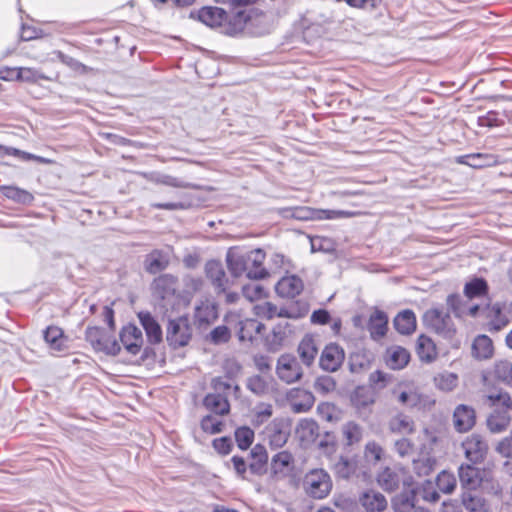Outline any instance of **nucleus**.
I'll return each instance as SVG.
<instances>
[{
  "label": "nucleus",
  "mask_w": 512,
  "mask_h": 512,
  "mask_svg": "<svg viewBox=\"0 0 512 512\" xmlns=\"http://www.w3.org/2000/svg\"><path fill=\"white\" fill-rule=\"evenodd\" d=\"M485 398L489 406L494 408L487 418L489 431L492 433L505 431L511 422L509 410L512 407V399L510 395L502 390H494L486 393Z\"/></svg>",
  "instance_id": "f257e3e1"
},
{
  "label": "nucleus",
  "mask_w": 512,
  "mask_h": 512,
  "mask_svg": "<svg viewBox=\"0 0 512 512\" xmlns=\"http://www.w3.org/2000/svg\"><path fill=\"white\" fill-rule=\"evenodd\" d=\"M151 290L154 301L165 310L173 308L179 298L178 280L171 274H163L154 279Z\"/></svg>",
  "instance_id": "f03ea898"
},
{
  "label": "nucleus",
  "mask_w": 512,
  "mask_h": 512,
  "mask_svg": "<svg viewBox=\"0 0 512 512\" xmlns=\"http://www.w3.org/2000/svg\"><path fill=\"white\" fill-rule=\"evenodd\" d=\"M303 489L313 499L326 498L333 487L329 473L322 468L309 470L303 478Z\"/></svg>",
  "instance_id": "7ed1b4c3"
},
{
  "label": "nucleus",
  "mask_w": 512,
  "mask_h": 512,
  "mask_svg": "<svg viewBox=\"0 0 512 512\" xmlns=\"http://www.w3.org/2000/svg\"><path fill=\"white\" fill-rule=\"evenodd\" d=\"M423 323L444 339H452L456 334V327L451 316L442 309H428L423 315Z\"/></svg>",
  "instance_id": "20e7f679"
},
{
  "label": "nucleus",
  "mask_w": 512,
  "mask_h": 512,
  "mask_svg": "<svg viewBox=\"0 0 512 512\" xmlns=\"http://www.w3.org/2000/svg\"><path fill=\"white\" fill-rule=\"evenodd\" d=\"M85 338L97 351L111 355H117L120 352L119 343L106 331L98 327H88Z\"/></svg>",
  "instance_id": "39448f33"
},
{
  "label": "nucleus",
  "mask_w": 512,
  "mask_h": 512,
  "mask_svg": "<svg viewBox=\"0 0 512 512\" xmlns=\"http://www.w3.org/2000/svg\"><path fill=\"white\" fill-rule=\"evenodd\" d=\"M356 212L347 210L315 209L309 207L296 208L293 216L299 220H337L352 218Z\"/></svg>",
  "instance_id": "423d86ee"
},
{
  "label": "nucleus",
  "mask_w": 512,
  "mask_h": 512,
  "mask_svg": "<svg viewBox=\"0 0 512 512\" xmlns=\"http://www.w3.org/2000/svg\"><path fill=\"white\" fill-rule=\"evenodd\" d=\"M462 449L466 459L476 464L486 458L489 446L483 436L474 433L462 442Z\"/></svg>",
  "instance_id": "0eeeda50"
},
{
  "label": "nucleus",
  "mask_w": 512,
  "mask_h": 512,
  "mask_svg": "<svg viewBox=\"0 0 512 512\" xmlns=\"http://www.w3.org/2000/svg\"><path fill=\"white\" fill-rule=\"evenodd\" d=\"M167 341L174 348L183 347L191 338V328L186 318L179 317L169 321L167 326Z\"/></svg>",
  "instance_id": "6e6552de"
},
{
  "label": "nucleus",
  "mask_w": 512,
  "mask_h": 512,
  "mask_svg": "<svg viewBox=\"0 0 512 512\" xmlns=\"http://www.w3.org/2000/svg\"><path fill=\"white\" fill-rule=\"evenodd\" d=\"M276 373L282 381L292 384L301 379L302 368L298 360L289 354L281 355L277 361Z\"/></svg>",
  "instance_id": "1a4fd4ad"
},
{
  "label": "nucleus",
  "mask_w": 512,
  "mask_h": 512,
  "mask_svg": "<svg viewBox=\"0 0 512 512\" xmlns=\"http://www.w3.org/2000/svg\"><path fill=\"white\" fill-rule=\"evenodd\" d=\"M447 305L458 318L477 317L481 311V305L472 303V300L463 299L459 295H449Z\"/></svg>",
  "instance_id": "9d476101"
},
{
  "label": "nucleus",
  "mask_w": 512,
  "mask_h": 512,
  "mask_svg": "<svg viewBox=\"0 0 512 512\" xmlns=\"http://www.w3.org/2000/svg\"><path fill=\"white\" fill-rule=\"evenodd\" d=\"M265 21V16L262 13H258L256 10L249 11H240L236 13L232 18V33H239L244 30H248L249 32H253V27L263 23Z\"/></svg>",
  "instance_id": "9b49d317"
},
{
  "label": "nucleus",
  "mask_w": 512,
  "mask_h": 512,
  "mask_svg": "<svg viewBox=\"0 0 512 512\" xmlns=\"http://www.w3.org/2000/svg\"><path fill=\"white\" fill-rule=\"evenodd\" d=\"M270 467L275 479H284L293 473L294 457L286 450L280 451L271 458Z\"/></svg>",
  "instance_id": "f8f14e48"
},
{
  "label": "nucleus",
  "mask_w": 512,
  "mask_h": 512,
  "mask_svg": "<svg viewBox=\"0 0 512 512\" xmlns=\"http://www.w3.org/2000/svg\"><path fill=\"white\" fill-rule=\"evenodd\" d=\"M344 351L337 344L327 345L320 356V367L329 372H335L344 361Z\"/></svg>",
  "instance_id": "ddd939ff"
},
{
  "label": "nucleus",
  "mask_w": 512,
  "mask_h": 512,
  "mask_svg": "<svg viewBox=\"0 0 512 512\" xmlns=\"http://www.w3.org/2000/svg\"><path fill=\"white\" fill-rule=\"evenodd\" d=\"M120 341L127 352L136 355L140 352L144 342L142 331L135 325L128 324L121 330Z\"/></svg>",
  "instance_id": "4468645a"
},
{
  "label": "nucleus",
  "mask_w": 512,
  "mask_h": 512,
  "mask_svg": "<svg viewBox=\"0 0 512 512\" xmlns=\"http://www.w3.org/2000/svg\"><path fill=\"white\" fill-rule=\"evenodd\" d=\"M190 17L197 19L209 27H218L227 19L226 12L219 7H203L197 11H191Z\"/></svg>",
  "instance_id": "2eb2a0df"
},
{
  "label": "nucleus",
  "mask_w": 512,
  "mask_h": 512,
  "mask_svg": "<svg viewBox=\"0 0 512 512\" xmlns=\"http://www.w3.org/2000/svg\"><path fill=\"white\" fill-rule=\"evenodd\" d=\"M254 313L256 316L266 319H272L275 316L278 317H285V318H299L307 314L308 309L304 308L301 313H294L292 310L288 309H280L270 303V302H263L260 304H256L253 307Z\"/></svg>",
  "instance_id": "dca6fc26"
},
{
  "label": "nucleus",
  "mask_w": 512,
  "mask_h": 512,
  "mask_svg": "<svg viewBox=\"0 0 512 512\" xmlns=\"http://www.w3.org/2000/svg\"><path fill=\"white\" fill-rule=\"evenodd\" d=\"M205 274L218 293L226 291L229 281L225 270L219 261H208L205 264Z\"/></svg>",
  "instance_id": "f3484780"
},
{
  "label": "nucleus",
  "mask_w": 512,
  "mask_h": 512,
  "mask_svg": "<svg viewBox=\"0 0 512 512\" xmlns=\"http://www.w3.org/2000/svg\"><path fill=\"white\" fill-rule=\"evenodd\" d=\"M226 263L233 277H240L243 274H246L248 277L249 264L247 261V252L233 248L229 249L226 254Z\"/></svg>",
  "instance_id": "a211bd4d"
},
{
  "label": "nucleus",
  "mask_w": 512,
  "mask_h": 512,
  "mask_svg": "<svg viewBox=\"0 0 512 512\" xmlns=\"http://www.w3.org/2000/svg\"><path fill=\"white\" fill-rule=\"evenodd\" d=\"M304 288L303 281L296 275H286L276 284V292L283 298H294L298 296Z\"/></svg>",
  "instance_id": "6ab92c4d"
},
{
  "label": "nucleus",
  "mask_w": 512,
  "mask_h": 512,
  "mask_svg": "<svg viewBox=\"0 0 512 512\" xmlns=\"http://www.w3.org/2000/svg\"><path fill=\"white\" fill-rule=\"evenodd\" d=\"M475 411L464 404L458 405L453 414V424L458 432H467L475 425Z\"/></svg>",
  "instance_id": "aec40b11"
},
{
  "label": "nucleus",
  "mask_w": 512,
  "mask_h": 512,
  "mask_svg": "<svg viewBox=\"0 0 512 512\" xmlns=\"http://www.w3.org/2000/svg\"><path fill=\"white\" fill-rule=\"evenodd\" d=\"M44 340L51 352H66L69 349V339L61 328L49 326L44 331Z\"/></svg>",
  "instance_id": "412c9836"
},
{
  "label": "nucleus",
  "mask_w": 512,
  "mask_h": 512,
  "mask_svg": "<svg viewBox=\"0 0 512 512\" xmlns=\"http://www.w3.org/2000/svg\"><path fill=\"white\" fill-rule=\"evenodd\" d=\"M269 443L274 448L284 446L288 440L289 432L282 420H273L265 430Z\"/></svg>",
  "instance_id": "4be33fe9"
},
{
  "label": "nucleus",
  "mask_w": 512,
  "mask_h": 512,
  "mask_svg": "<svg viewBox=\"0 0 512 512\" xmlns=\"http://www.w3.org/2000/svg\"><path fill=\"white\" fill-rule=\"evenodd\" d=\"M264 260L265 253L261 249H254L247 252L249 279H263L268 275L266 269L263 267Z\"/></svg>",
  "instance_id": "5701e85b"
},
{
  "label": "nucleus",
  "mask_w": 512,
  "mask_h": 512,
  "mask_svg": "<svg viewBox=\"0 0 512 512\" xmlns=\"http://www.w3.org/2000/svg\"><path fill=\"white\" fill-rule=\"evenodd\" d=\"M458 474L462 487L467 490L477 489L483 481L482 472L471 465H461Z\"/></svg>",
  "instance_id": "b1692460"
},
{
  "label": "nucleus",
  "mask_w": 512,
  "mask_h": 512,
  "mask_svg": "<svg viewBox=\"0 0 512 512\" xmlns=\"http://www.w3.org/2000/svg\"><path fill=\"white\" fill-rule=\"evenodd\" d=\"M138 319L146 332L148 341L152 344L161 342L162 329L156 319L149 312L144 311L138 313Z\"/></svg>",
  "instance_id": "393cba45"
},
{
  "label": "nucleus",
  "mask_w": 512,
  "mask_h": 512,
  "mask_svg": "<svg viewBox=\"0 0 512 512\" xmlns=\"http://www.w3.org/2000/svg\"><path fill=\"white\" fill-rule=\"evenodd\" d=\"M416 353L420 361L424 363H432L438 356L436 344L430 337L424 334L417 338Z\"/></svg>",
  "instance_id": "a878e982"
},
{
  "label": "nucleus",
  "mask_w": 512,
  "mask_h": 512,
  "mask_svg": "<svg viewBox=\"0 0 512 512\" xmlns=\"http://www.w3.org/2000/svg\"><path fill=\"white\" fill-rule=\"evenodd\" d=\"M404 481L403 471L401 469H383L377 476L379 486L387 492L398 489L400 483Z\"/></svg>",
  "instance_id": "bb28decb"
},
{
  "label": "nucleus",
  "mask_w": 512,
  "mask_h": 512,
  "mask_svg": "<svg viewBox=\"0 0 512 512\" xmlns=\"http://www.w3.org/2000/svg\"><path fill=\"white\" fill-rule=\"evenodd\" d=\"M359 502L367 512H381L387 507L385 496L375 490L365 491L360 496Z\"/></svg>",
  "instance_id": "cd10ccee"
},
{
  "label": "nucleus",
  "mask_w": 512,
  "mask_h": 512,
  "mask_svg": "<svg viewBox=\"0 0 512 512\" xmlns=\"http://www.w3.org/2000/svg\"><path fill=\"white\" fill-rule=\"evenodd\" d=\"M494 346L487 335H478L472 343V356L478 360H486L493 356Z\"/></svg>",
  "instance_id": "c85d7f7f"
},
{
  "label": "nucleus",
  "mask_w": 512,
  "mask_h": 512,
  "mask_svg": "<svg viewBox=\"0 0 512 512\" xmlns=\"http://www.w3.org/2000/svg\"><path fill=\"white\" fill-rule=\"evenodd\" d=\"M298 354L302 360V362L306 366H310L313 364L317 354H318V345L316 340L311 335H306L298 346Z\"/></svg>",
  "instance_id": "c756f323"
},
{
  "label": "nucleus",
  "mask_w": 512,
  "mask_h": 512,
  "mask_svg": "<svg viewBox=\"0 0 512 512\" xmlns=\"http://www.w3.org/2000/svg\"><path fill=\"white\" fill-rule=\"evenodd\" d=\"M388 317L387 315L376 310L369 319L368 330L373 339L378 340L382 338L387 332Z\"/></svg>",
  "instance_id": "7c9ffc66"
},
{
  "label": "nucleus",
  "mask_w": 512,
  "mask_h": 512,
  "mask_svg": "<svg viewBox=\"0 0 512 512\" xmlns=\"http://www.w3.org/2000/svg\"><path fill=\"white\" fill-rule=\"evenodd\" d=\"M409 359V352L400 346H394L387 350L386 364L391 369L399 370L404 368L408 364Z\"/></svg>",
  "instance_id": "2f4dec72"
},
{
  "label": "nucleus",
  "mask_w": 512,
  "mask_h": 512,
  "mask_svg": "<svg viewBox=\"0 0 512 512\" xmlns=\"http://www.w3.org/2000/svg\"><path fill=\"white\" fill-rule=\"evenodd\" d=\"M204 406L217 415H225L230 410L227 397L221 393H209L204 398Z\"/></svg>",
  "instance_id": "473e14b6"
},
{
  "label": "nucleus",
  "mask_w": 512,
  "mask_h": 512,
  "mask_svg": "<svg viewBox=\"0 0 512 512\" xmlns=\"http://www.w3.org/2000/svg\"><path fill=\"white\" fill-rule=\"evenodd\" d=\"M195 322L199 326L212 323L217 318V310L214 304L209 301H202L195 308Z\"/></svg>",
  "instance_id": "72a5a7b5"
},
{
  "label": "nucleus",
  "mask_w": 512,
  "mask_h": 512,
  "mask_svg": "<svg viewBox=\"0 0 512 512\" xmlns=\"http://www.w3.org/2000/svg\"><path fill=\"white\" fill-rule=\"evenodd\" d=\"M0 192L7 199L22 205H30L34 201L32 193L16 186H0Z\"/></svg>",
  "instance_id": "f704fd0d"
},
{
  "label": "nucleus",
  "mask_w": 512,
  "mask_h": 512,
  "mask_svg": "<svg viewBox=\"0 0 512 512\" xmlns=\"http://www.w3.org/2000/svg\"><path fill=\"white\" fill-rule=\"evenodd\" d=\"M264 325L255 319H245L239 322V331L238 337L239 340L244 341H253L254 337L261 333Z\"/></svg>",
  "instance_id": "c9c22d12"
},
{
  "label": "nucleus",
  "mask_w": 512,
  "mask_h": 512,
  "mask_svg": "<svg viewBox=\"0 0 512 512\" xmlns=\"http://www.w3.org/2000/svg\"><path fill=\"white\" fill-rule=\"evenodd\" d=\"M296 434L303 443H311L319 435V426L312 419H303L296 428Z\"/></svg>",
  "instance_id": "e433bc0d"
},
{
  "label": "nucleus",
  "mask_w": 512,
  "mask_h": 512,
  "mask_svg": "<svg viewBox=\"0 0 512 512\" xmlns=\"http://www.w3.org/2000/svg\"><path fill=\"white\" fill-rule=\"evenodd\" d=\"M394 327L401 334H411L416 329V316L412 310H404L394 319Z\"/></svg>",
  "instance_id": "4c0bfd02"
},
{
  "label": "nucleus",
  "mask_w": 512,
  "mask_h": 512,
  "mask_svg": "<svg viewBox=\"0 0 512 512\" xmlns=\"http://www.w3.org/2000/svg\"><path fill=\"white\" fill-rule=\"evenodd\" d=\"M486 317L489 319L490 330L499 331L508 324V318L502 313L500 303L486 308Z\"/></svg>",
  "instance_id": "58836bf2"
},
{
  "label": "nucleus",
  "mask_w": 512,
  "mask_h": 512,
  "mask_svg": "<svg viewBox=\"0 0 512 512\" xmlns=\"http://www.w3.org/2000/svg\"><path fill=\"white\" fill-rule=\"evenodd\" d=\"M488 292L487 282L482 278H474L464 286V296L468 300L485 297Z\"/></svg>",
  "instance_id": "ea45409f"
},
{
  "label": "nucleus",
  "mask_w": 512,
  "mask_h": 512,
  "mask_svg": "<svg viewBox=\"0 0 512 512\" xmlns=\"http://www.w3.org/2000/svg\"><path fill=\"white\" fill-rule=\"evenodd\" d=\"M168 265L167 258L160 251H153L148 254L144 261V266L147 272L156 274L164 270Z\"/></svg>",
  "instance_id": "a19ab883"
},
{
  "label": "nucleus",
  "mask_w": 512,
  "mask_h": 512,
  "mask_svg": "<svg viewBox=\"0 0 512 512\" xmlns=\"http://www.w3.org/2000/svg\"><path fill=\"white\" fill-rule=\"evenodd\" d=\"M342 435L347 445L359 443L363 438V428L354 421H348L342 426Z\"/></svg>",
  "instance_id": "79ce46f5"
},
{
  "label": "nucleus",
  "mask_w": 512,
  "mask_h": 512,
  "mask_svg": "<svg viewBox=\"0 0 512 512\" xmlns=\"http://www.w3.org/2000/svg\"><path fill=\"white\" fill-rule=\"evenodd\" d=\"M389 428L393 433L410 434L414 430V422L407 415L397 414L391 418Z\"/></svg>",
  "instance_id": "37998d69"
},
{
  "label": "nucleus",
  "mask_w": 512,
  "mask_h": 512,
  "mask_svg": "<svg viewBox=\"0 0 512 512\" xmlns=\"http://www.w3.org/2000/svg\"><path fill=\"white\" fill-rule=\"evenodd\" d=\"M435 385L442 391H452L458 385V376L452 372H443L438 374L435 378Z\"/></svg>",
  "instance_id": "c03bdc74"
},
{
  "label": "nucleus",
  "mask_w": 512,
  "mask_h": 512,
  "mask_svg": "<svg viewBox=\"0 0 512 512\" xmlns=\"http://www.w3.org/2000/svg\"><path fill=\"white\" fill-rule=\"evenodd\" d=\"M15 73L18 76V81L36 83L39 80H50L41 71L32 67H18V71Z\"/></svg>",
  "instance_id": "a18cd8bd"
},
{
  "label": "nucleus",
  "mask_w": 512,
  "mask_h": 512,
  "mask_svg": "<svg viewBox=\"0 0 512 512\" xmlns=\"http://www.w3.org/2000/svg\"><path fill=\"white\" fill-rule=\"evenodd\" d=\"M463 505L468 512H487V505L483 498L471 493H465L462 499Z\"/></svg>",
  "instance_id": "49530a36"
},
{
  "label": "nucleus",
  "mask_w": 512,
  "mask_h": 512,
  "mask_svg": "<svg viewBox=\"0 0 512 512\" xmlns=\"http://www.w3.org/2000/svg\"><path fill=\"white\" fill-rule=\"evenodd\" d=\"M494 374L496 378L512 386V362L510 360H500L496 362Z\"/></svg>",
  "instance_id": "de8ad7c7"
},
{
  "label": "nucleus",
  "mask_w": 512,
  "mask_h": 512,
  "mask_svg": "<svg viewBox=\"0 0 512 512\" xmlns=\"http://www.w3.org/2000/svg\"><path fill=\"white\" fill-rule=\"evenodd\" d=\"M492 157L486 154H471L461 156L458 162L473 168H482L491 164Z\"/></svg>",
  "instance_id": "09e8293b"
},
{
  "label": "nucleus",
  "mask_w": 512,
  "mask_h": 512,
  "mask_svg": "<svg viewBox=\"0 0 512 512\" xmlns=\"http://www.w3.org/2000/svg\"><path fill=\"white\" fill-rule=\"evenodd\" d=\"M456 484H457L456 478H455L454 474H452L450 472L442 471L437 476L436 486L443 493H446V494L452 493L454 491V489L456 488Z\"/></svg>",
  "instance_id": "8fccbe9b"
},
{
  "label": "nucleus",
  "mask_w": 512,
  "mask_h": 512,
  "mask_svg": "<svg viewBox=\"0 0 512 512\" xmlns=\"http://www.w3.org/2000/svg\"><path fill=\"white\" fill-rule=\"evenodd\" d=\"M212 388L214 389V393H221L226 397L232 393L237 396L239 391V387L237 385H233L229 379L223 377L214 378L212 380Z\"/></svg>",
  "instance_id": "3c124183"
},
{
  "label": "nucleus",
  "mask_w": 512,
  "mask_h": 512,
  "mask_svg": "<svg viewBox=\"0 0 512 512\" xmlns=\"http://www.w3.org/2000/svg\"><path fill=\"white\" fill-rule=\"evenodd\" d=\"M247 388L255 395L262 396L269 392V383L264 377L253 375L247 379Z\"/></svg>",
  "instance_id": "603ef678"
},
{
  "label": "nucleus",
  "mask_w": 512,
  "mask_h": 512,
  "mask_svg": "<svg viewBox=\"0 0 512 512\" xmlns=\"http://www.w3.org/2000/svg\"><path fill=\"white\" fill-rule=\"evenodd\" d=\"M419 441V449L421 450V453L428 455L437 441V436L432 430L424 428L419 435Z\"/></svg>",
  "instance_id": "864d4df0"
},
{
  "label": "nucleus",
  "mask_w": 512,
  "mask_h": 512,
  "mask_svg": "<svg viewBox=\"0 0 512 512\" xmlns=\"http://www.w3.org/2000/svg\"><path fill=\"white\" fill-rule=\"evenodd\" d=\"M235 439L238 447L246 450L254 440V432L249 427H240L235 431Z\"/></svg>",
  "instance_id": "5fc2aeb1"
},
{
  "label": "nucleus",
  "mask_w": 512,
  "mask_h": 512,
  "mask_svg": "<svg viewBox=\"0 0 512 512\" xmlns=\"http://www.w3.org/2000/svg\"><path fill=\"white\" fill-rule=\"evenodd\" d=\"M243 296L250 302L262 299L265 297L266 292L264 287L258 283H249L242 288Z\"/></svg>",
  "instance_id": "6e6d98bb"
},
{
  "label": "nucleus",
  "mask_w": 512,
  "mask_h": 512,
  "mask_svg": "<svg viewBox=\"0 0 512 512\" xmlns=\"http://www.w3.org/2000/svg\"><path fill=\"white\" fill-rule=\"evenodd\" d=\"M314 389L317 393L326 395L336 389V382L332 376H320L315 380Z\"/></svg>",
  "instance_id": "4d7b16f0"
},
{
  "label": "nucleus",
  "mask_w": 512,
  "mask_h": 512,
  "mask_svg": "<svg viewBox=\"0 0 512 512\" xmlns=\"http://www.w3.org/2000/svg\"><path fill=\"white\" fill-rule=\"evenodd\" d=\"M319 416L328 422H337L340 419L339 410L331 403H321L317 407Z\"/></svg>",
  "instance_id": "13d9d810"
},
{
  "label": "nucleus",
  "mask_w": 512,
  "mask_h": 512,
  "mask_svg": "<svg viewBox=\"0 0 512 512\" xmlns=\"http://www.w3.org/2000/svg\"><path fill=\"white\" fill-rule=\"evenodd\" d=\"M223 422L213 415H207L201 420V428L209 434H217L222 431Z\"/></svg>",
  "instance_id": "bf43d9fd"
},
{
  "label": "nucleus",
  "mask_w": 512,
  "mask_h": 512,
  "mask_svg": "<svg viewBox=\"0 0 512 512\" xmlns=\"http://www.w3.org/2000/svg\"><path fill=\"white\" fill-rule=\"evenodd\" d=\"M351 401L357 409H361L371 405L374 400L368 390L358 388L355 390Z\"/></svg>",
  "instance_id": "052dcab7"
},
{
  "label": "nucleus",
  "mask_w": 512,
  "mask_h": 512,
  "mask_svg": "<svg viewBox=\"0 0 512 512\" xmlns=\"http://www.w3.org/2000/svg\"><path fill=\"white\" fill-rule=\"evenodd\" d=\"M335 473L341 478H349L354 473L353 463L345 457H340L334 466Z\"/></svg>",
  "instance_id": "680f3d73"
},
{
  "label": "nucleus",
  "mask_w": 512,
  "mask_h": 512,
  "mask_svg": "<svg viewBox=\"0 0 512 512\" xmlns=\"http://www.w3.org/2000/svg\"><path fill=\"white\" fill-rule=\"evenodd\" d=\"M419 494L423 500L431 503H435L439 500L440 495L435 488V485L427 481L425 482L419 490Z\"/></svg>",
  "instance_id": "e2e57ef3"
},
{
  "label": "nucleus",
  "mask_w": 512,
  "mask_h": 512,
  "mask_svg": "<svg viewBox=\"0 0 512 512\" xmlns=\"http://www.w3.org/2000/svg\"><path fill=\"white\" fill-rule=\"evenodd\" d=\"M383 455L382 447L376 442H368L365 446V457L369 462H378Z\"/></svg>",
  "instance_id": "0e129e2a"
},
{
  "label": "nucleus",
  "mask_w": 512,
  "mask_h": 512,
  "mask_svg": "<svg viewBox=\"0 0 512 512\" xmlns=\"http://www.w3.org/2000/svg\"><path fill=\"white\" fill-rule=\"evenodd\" d=\"M57 57L63 64H65L66 66H68L69 68H71L74 71L84 73L88 70L87 66H85L78 60H76L68 55H65L64 53H62L60 51L57 52Z\"/></svg>",
  "instance_id": "69168bd1"
},
{
  "label": "nucleus",
  "mask_w": 512,
  "mask_h": 512,
  "mask_svg": "<svg viewBox=\"0 0 512 512\" xmlns=\"http://www.w3.org/2000/svg\"><path fill=\"white\" fill-rule=\"evenodd\" d=\"M230 338L229 329L226 326H218L210 333V340L214 344L225 343Z\"/></svg>",
  "instance_id": "338daca9"
},
{
  "label": "nucleus",
  "mask_w": 512,
  "mask_h": 512,
  "mask_svg": "<svg viewBox=\"0 0 512 512\" xmlns=\"http://www.w3.org/2000/svg\"><path fill=\"white\" fill-rule=\"evenodd\" d=\"M398 401L408 407L417 406L420 402V395L413 390L403 391L398 395Z\"/></svg>",
  "instance_id": "774afa93"
}]
</instances>
